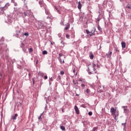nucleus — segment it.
<instances>
[{"label":"nucleus","instance_id":"obj_28","mask_svg":"<svg viewBox=\"0 0 131 131\" xmlns=\"http://www.w3.org/2000/svg\"><path fill=\"white\" fill-rule=\"evenodd\" d=\"M80 81H81L82 83H83V84H85V81H82V80H80Z\"/></svg>","mask_w":131,"mask_h":131},{"label":"nucleus","instance_id":"obj_20","mask_svg":"<svg viewBox=\"0 0 131 131\" xmlns=\"http://www.w3.org/2000/svg\"><path fill=\"white\" fill-rule=\"evenodd\" d=\"M97 129H98V127H95L93 128L92 131H96Z\"/></svg>","mask_w":131,"mask_h":131},{"label":"nucleus","instance_id":"obj_40","mask_svg":"<svg viewBox=\"0 0 131 131\" xmlns=\"http://www.w3.org/2000/svg\"><path fill=\"white\" fill-rule=\"evenodd\" d=\"M74 84H75V82H74V80H73Z\"/></svg>","mask_w":131,"mask_h":131},{"label":"nucleus","instance_id":"obj_34","mask_svg":"<svg viewBox=\"0 0 131 131\" xmlns=\"http://www.w3.org/2000/svg\"><path fill=\"white\" fill-rule=\"evenodd\" d=\"M33 83H34V78L32 79Z\"/></svg>","mask_w":131,"mask_h":131},{"label":"nucleus","instance_id":"obj_43","mask_svg":"<svg viewBox=\"0 0 131 131\" xmlns=\"http://www.w3.org/2000/svg\"><path fill=\"white\" fill-rule=\"evenodd\" d=\"M61 43H63V41H61Z\"/></svg>","mask_w":131,"mask_h":131},{"label":"nucleus","instance_id":"obj_45","mask_svg":"<svg viewBox=\"0 0 131 131\" xmlns=\"http://www.w3.org/2000/svg\"><path fill=\"white\" fill-rule=\"evenodd\" d=\"M52 44H53V43L51 42V45H52Z\"/></svg>","mask_w":131,"mask_h":131},{"label":"nucleus","instance_id":"obj_39","mask_svg":"<svg viewBox=\"0 0 131 131\" xmlns=\"http://www.w3.org/2000/svg\"><path fill=\"white\" fill-rule=\"evenodd\" d=\"M2 12V9L0 8V12Z\"/></svg>","mask_w":131,"mask_h":131},{"label":"nucleus","instance_id":"obj_12","mask_svg":"<svg viewBox=\"0 0 131 131\" xmlns=\"http://www.w3.org/2000/svg\"><path fill=\"white\" fill-rule=\"evenodd\" d=\"M9 7H10V3H8L5 5V8H6V9H8Z\"/></svg>","mask_w":131,"mask_h":131},{"label":"nucleus","instance_id":"obj_18","mask_svg":"<svg viewBox=\"0 0 131 131\" xmlns=\"http://www.w3.org/2000/svg\"><path fill=\"white\" fill-rule=\"evenodd\" d=\"M41 116H42V114H41L40 116L38 117V120H40V121H41Z\"/></svg>","mask_w":131,"mask_h":131},{"label":"nucleus","instance_id":"obj_21","mask_svg":"<svg viewBox=\"0 0 131 131\" xmlns=\"http://www.w3.org/2000/svg\"><path fill=\"white\" fill-rule=\"evenodd\" d=\"M88 114H89V115L90 116H92V115H93V112H89L88 113Z\"/></svg>","mask_w":131,"mask_h":131},{"label":"nucleus","instance_id":"obj_23","mask_svg":"<svg viewBox=\"0 0 131 131\" xmlns=\"http://www.w3.org/2000/svg\"><path fill=\"white\" fill-rule=\"evenodd\" d=\"M98 29L99 30V31H101L102 30V28H101V27L100 26H98Z\"/></svg>","mask_w":131,"mask_h":131},{"label":"nucleus","instance_id":"obj_4","mask_svg":"<svg viewBox=\"0 0 131 131\" xmlns=\"http://www.w3.org/2000/svg\"><path fill=\"white\" fill-rule=\"evenodd\" d=\"M75 111L77 114H79V110L78 109V107L76 105H75Z\"/></svg>","mask_w":131,"mask_h":131},{"label":"nucleus","instance_id":"obj_37","mask_svg":"<svg viewBox=\"0 0 131 131\" xmlns=\"http://www.w3.org/2000/svg\"><path fill=\"white\" fill-rule=\"evenodd\" d=\"M109 54H110V55H112V52H110Z\"/></svg>","mask_w":131,"mask_h":131},{"label":"nucleus","instance_id":"obj_30","mask_svg":"<svg viewBox=\"0 0 131 131\" xmlns=\"http://www.w3.org/2000/svg\"><path fill=\"white\" fill-rule=\"evenodd\" d=\"M29 77L32 76V74H31V73H29Z\"/></svg>","mask_w":131,"mask_h":131},{"label":"nucleus","instance_id":"obj_13","mask_svg":"<svg viewBox=\"0 0 131 131\" xmlns=\"http://www.w3.org/2000/svg\"><path fill=\"white\" fill-rule=\"evenodd\" d=\"M86 93L88 94V95H90V93H91V90H89V89H86Z\"/></svg>","mask_w":131,"mask_h":131},{"label":"nucleus","instance_id":"obj_29","mask_svg":"<svg viewBox=\"0 0 131 131\" xmlns=\"http://www.w3.org/2000/svg\"><path fill=\"white\" fill-rule=\"evenodd\" d=\"M57 79H58L59 80H60L61 79V76H57Z\"/></svg>","mask_w":131,"mask_h":131},{"label":"nucleus","instance_id":"obj_6","mask_svg":"<svg viewBox=\"0 0 131 131\" xmlns=\"http://www.w3.org/2000/svg\"><path fill=\"white\" fill-rule=\"evenodd\" d=\"M119 116V113H117L116 115H114L113 116L114 117V119L115 120H117V117Z\"/></svg>","mask_w":131,"mask_h":131},{"label":"nucleus","instance_id":"obj_14","mask_svg":"<svg viewBox=\"0 0 131 131\" xmlns=\"http://www.w3.org/2000/svg\"><path fill=\"white\" fill-rule=\"evenodd\" d=\"M92 66H93V70H94V71H96V68H95V67H96V64L93 63Z\"/></svg>","mask_w":131,"mask_h":131},{"label":"nucleus","instance_id":"obj_22","mask_svg":"<svg viewBox=\"0 0 131 131\" xmlns=\"http://www.w3.org/2000/svg\"><path fill=\"white\" fill-rule=\"evenodd\" d=\"M64 73H65V72L64 71H61L60 72V75H64Z\"/></svg>","mask_w":131,"mask_h":131},{"label":"nucleus","instance_id":"obj_8","mask_svg":"<svg viewBox=\"0 0 131 131\" xmlns=\"http://www.w3.org/2000/svg\"><path fill=\"white\" fill-rule=\"evenodd\" d=\"M90 59H91V60H93V59H94V54H92V52H90Z\"/></svg>","mask_w":131,"mask_h":131},{"label":"nucleus","instance_id":"obj_46","mask_svg":"<svg viewBox=\"0 0 131 131\" xmlns=\"http://www.w3.org/2000/svg\"><path fill=\"white\" fill-rule=\"evenodd\" d=\"M52 44H53V43L51 42V45H52Z\"/></svg>","mask_w":131,"mask_h":131},{"label":"nucleus","instance_id":"obj_7","mask_svg":"<svg viewBox=\"0 0 131 131\" xmlns=\"http://www.w3.org/2000/svg\"><path fill=\"white\" fill-rule=\"evenodd\" d=\"M38 75L39 76H41V77H43V75H45V74H43V73L41 72H39L38 73Z\"/></svg>","mask_w":131,"mask_h":131},{"label":"nucleus","instance_id":"obj_47","mask_svg":"<svg viewBox=\"0 0 131 131\" xmlns=\"http://www.w3.org/2000/svg\"><path fill=\"white\" fill-rule=\"evenodd\" d=\"M109 57V55L107 56V57Z\"/></svg>","mask_w":131,"mask_h":131},{"label":"nucleus","instance_id":"obj_35","mask_svg":"<svg viewBox=\"0 0 131 131\" xmlns=\"http://www.w3.org/2000/svg\"><path fill=\"white\" fill-rule=\"evenodd\" d=\"M127 8L128 9H131L130 6H127Z\"/></svg>","mask_w":131,"mask_h":131},{"label":"nucleus","instance_id":"obj_27","mask_svg":"<svg viewBox=\"0 0 131 131\" xmlns=\"http://www.w3.org/2000/svg\"><path fill=\"white\" fill-rule=\"evenodd\" d=\"M66 38H68V39H69V38H70V36H69V35H68V34H67L66 35Z\"/></svg>","mask_w":131,"mask_h":131},{"label":"nucleus","instance_id":"obj_10","mask_svg":"<svg viewBox=\"0 0 131 131\" xmlns=\"http://www.w3.org/2000/svg\"><path fill=\"white\" fill-rule=\"evenodd\" d=\"M70 28V24H68L67 27L64 28L65 30H68Z\"/></svg>","mask_w":131,"mask_h":131},{"label":"nucleus","instance_id":"obj_26","mask_svg":"<svg viewBox=\"0 0 131 131\" xmlns=\"http://www.w3.org/2000/svg\"><path fill=\"white\" fill-rule=\"evenodd\" d=\"M39 4L40 6H42V1H39Z\"/></svg>","mask_w":131,"mask_h":131},{"label":"nucleus","instance_id":"obj_17","mask_svg":"<svg viewBox=\"0 0 131 131\" xmlns=\"http://www.w3.org/2000/svg\"><path fill=\"white\" fill-rule=\"evenodd\" d=\"M76 71L75 69H74L73 70V73L75 74V75L76 76V75H77V73H75Z\"/></svg>","mask_w":131,"mask_h":131},{"label":"nucleus","instance_id":"obj_3","mask_svg":"<svg viewBox=\"0 0 131 131\" xmlns=\"http://www.w3.org/2000/svg\"><path fill=\"white\" fill-rule=\"evenodd\" d=\"M110 112H111V115H112V116H114V115H116V114L117 113H119V112L118 111H116V108H114V107L111 108Z\"/></svg>","mask_w":131,"mask_h":131},{"label":"nucleus","instance_id":"obj_9","mask_svg":"<svg viewBox=\"0 0 131 131\" xmlns=\"http://www.w3.org/2000/svg\"><path fill=\"white\" fill-rule=\"evenodd\" d=\"M78 9H79V10L81 9V3H80V1L78 2Z\"/></svg>","mask_w":131,"mask_h":131},{"label":"nucleus","instance_id":"obj_25","mask_svg":"<svg viewBox=\"0 0 131 131\" xmlns=\"http://www.w3.org/2000/svg\"><path fill=\"white\" fill-rule=\"evenodd\" d=\"M85 84H83V83H81V88H85Z\"/></svg>","mask_w":131,"mask_h":131},{"label":"nucleus","instance_id":"obj_44","mask_svg":"<svg viewBox=\"0 0 131 131\" xmlns=\"http://www.w3.org/2000/svg\"><path fill=\"white\" fill-rule=\"evenodd\" d=\"M37 62H38V60H37V61H36V63H37Z\"/></svg>","mask_w":131,"mask_h":131},{"label":"nucleus","instance_id":"obj_2","mask_svg":"<svg viewBox=\"0 0 131 131\" xmlns=\"http://www.w3.org/2000/svg\"><path fill=\"white\" fill-rule=\"evenodd\" d=\"M66 56H65L64 55H63L62 53H59V57L58 58L60 64H62V63H65V61H64V59Z\"/></svg>","mask_w":131,"mask_h":131},{"label":"nucleus","instance_id":"obj_15","mask_svg":"<svg viewBox=\"0 0 131 131\" xmlns=\"http://www.w3.org/2000/svg\"><path fill=\"white\" fill-rule=\"evenodd\" d=\"M60 128L62 129V130H66V128L64 127V126H61Z\"/></svg>","mask_w":131,"mask_h":131},{"label":"nucleus","instance_id":"obj_33","mask_svg":"<svg viewBox=\"0 0 131 131\" xmlns=\"http://www.w3.org/2000/svg\"><path fill=\"white\" fill-rule=\"evenodd\" d=\"M24 15L25 16H27V13H26V12H24Z\"/></svg>","mask_w":131,"mask_h":131},{"label":"nucleus","instance_id":"obj_5","mask_svg":"<svg viewBox=\"0 0 131 131\" xmlns=\"http://www.w3.org/2000/svg\"><path fill=\"white\" fill-rule=\"evenodd\" d=\"M121 46H122V48L123 49H125V47H126V44L125 43V42L122 41L121 42Z\"/></svg>","mask_w":131,"mask_h":131},{"label":"nucleus","instance_id":"obj_36","mask_svg":"<svg viewBox=\"0 0 131 131\" xmlns=\"http://www.w3.org/2000/svg\"><path fill=\"white\" fill-rule=\"evenodd\" d=\"M99 93H103V91L100 90V91H99Z\"/></svg>","mask_w":131,"mask_h":131},{"label":"nucleus","instance_id":"obj_19","mask_svg":"<svg viewBox=\"0 0 131 131\" xmlns=\"http://www.w3.org/2000/svg\"><path fill=\"white\" fill-rule=\"evenodd\" d=\"M24 35H25L26 36H29V33L28 32L25 33Z\"/></svg>","mask_w":131,"mask_h":131},{"label":"nucleus","instance_id":"obj_11","mask_svg":"<svg viewBox=\"0 0 131 131\" xmlns=\"http://www.w3.org/2000/svg\"><path fill=\"white\" fill-rule=\"evenodd\" d=\"M17 116H18V114H15L14 116L12 117V119H13V120H16V119H17Z\"/></svg>","mask_w":131,"mask_h":131},{"label":"nucleus","instance_id":"obj_42","mask_svg":"<svg viewBox=\"0 0 131 131\" xmlns=\"http://www.w3.org/2000/svg\"><path fill=\"white\" fill-rule=\"evenodd\" d=\"M56 10L57 11H58V8H56Z\"/></svg>","mask_w":131,"mask_h":131},{"label":"nucleus","instance_id":"obj_38","mask_svg":"<svg viewBox=\"0 0 131 131\" xmlns=\"http://www.w3.org/2000/svg\"><path fill=\"white\" fill-rule=\"evenodd\" d=\"M76 96H79V94H76Z\"/></svg>","mask_w":131,"mask_h":131},{"label":"nucleus","instance_id":"obj_1","mask_svg":"<svg viewBox=\"0 0 131 131\" xmlns=\"http://www.w3.org/2000/svg\"><path fill=\"white\" fill-rule=\"evenodd\" d=\"M96 32V28L94 27L92 30L90 32L89 30H86V33L88 37H91L93 35H95V32Z\"/></svg>","mask_w":131,"mask_h":131},{"label":"nucleus","instance_id":"obj_16","mask_svg":"<svg viewBox=\"0 0 131 131\" xmlns=\"http://www.w3.org/2000/svg\"><path fill=\"white\" fill-rule=\"evenodd\" d=\"M48 54V51H43L42 52V54L43 55H47Z\"/></svg>","mask_w":131,"mask_h":131},{"label":"nucleus","instance_id":"obj_31","mask_svg":"<svg viewBox=\"0 0 131 131\" xmlns=\"http://www.w3.org/2000/svg\"><path fill=\"white\" fill-rule=\"evenodd\" d=\"M44 79H48V76H44Z\"/></svg>","mask_w":131,"mask_h":131},{"label":"nucleus","instance_id":"obj_41","mask_svg":"<svg viewBox=\"0 0 131 131\" xmlns=\"http://www.w3.org/2000/svg\"><path fill=\"white\" fill-rule=\"evenodd\" d=\"M62 112H64V110H62Z\"/></svg>","mask_w":131,"mask_h":131},{"label":"nucleus","instance_id":"obj_32","mask_svg":"<svg viewBox=\"0 0 131 131\" xmlns=\"http://www.w3.org/2000/svg\"><path fill=\"white\" fill-rule=\"evenodd\" d=\"M21 48H24L25 47V44L23 43H21Z\"/></svg>","mask_w":131,"mask_h":131},{"label":"nucleus","instance_id":"obj_48","mask_svg":"<svg viewBox=\"0 0 131 131\" xmlns=\"http://www.w3.org/2000/svg\"><path fill=\"white\" fill-rule=\"evenodd\" d=\"M110 57H111V55H110Z\"/></svg>","mask_w":131,"mask_h":131},{"label":"nucleus","instance_id":"obj_24","mask_svg":"<svg viewBox=\"0 0 131 131\" xmlns=\"http://www.w3.org/2000/svg\"><path fill=\"white\" fill-rule=\"evenodd\" d=\"M32 52H33V49L32 48H30L29 49V52L30 53H32Z\"/></svg>","mask_w":131,"mask_h":131}]
</instances>
